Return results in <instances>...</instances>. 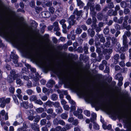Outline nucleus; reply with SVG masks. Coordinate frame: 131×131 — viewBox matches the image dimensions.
Returning a JSON list of instances; mask_svg holds the SVG:
<instances>
[{"mask_svg":"<svg viewBox=\"0 0 131 131\" xmlns=\"http://www.w3.org/2000/svg\"><path fill=\"white\" fill-rule=\"evenodd\" d=\"M121 5L122 7L125 8L127 6V5L126 3L124 2H123L121 3Z\"/></svg>","mask_w":131,"mask_h":131,"instance_id":"obj_42","label":"nucleus"},{"mask_svg":"<svg viewBox=\"0 0 131 131\" xmlns=\"http://www.w3.org/2000/svg\"><path fill=\"white\" fill-rule=\"evenodd\" d=\"M61 104L63 106L66 105L67 102L63 99H61Z\"/></svg>","mask_w":131,"mask_h":131,"instance_id":"obj_63","label":"nucleus"},{"mask_svg":"<svg viewBox=\"0 0 131 131\" xmlns=\"http://www.w3.org/2000/svg\"><path fill=\"white\" fill-rule=\"evenodd\" d=\"M128 18V17L127 16H126L124 19V22L123 24V27L122 28V29H126L127 30H129L131 29V27L130 25H128L127 26V20Z\"/></svg>","mask_w":131,"mask_h":131,"instance_id":"obj_8","label":"nucleus"},{"mask_svg":"<svg viewBox=\"0 0 131 131\" xmlns=\"http://www.w3.org/2000/svg\"><path fill=\"white\" fill-rule=\"evenodd\" d=\"M109 29L108 28H107L104 29V32L105 34H107L109 32Z\"/></svg>","mask_w":131,"mask_h":131,"instance_id":"obj_58","label":"nucleus"},{"mask_svg":"<svg viewBox=\"0 0 131 131\" xmlns=\"http://www.w3.org/2000/svg\"><path fill=\"white\" fill-rule=\"evenodd\" d=\"M53 102H51L50 101H48L45 103V104L46 105H48L50 107H51V104H53Z\"/></svg>","mask_w":131,"mask_h":131,"instance_id":"obj_54","label":"nucleus"},{"mask_svg":"<svg viewBox=\"0 0 131 131\" xmlns=\"http://www.w3.org/2000/svg\"><path fill=\"white\" fill-rule=\"evenodd\" d=\"M35 5V2L34 1H32L30 3V6L32 7H34Z\"/></svg>","mask_w":131,"mask_h":131,"instance_id":"obj_61","label":"nucleus"},{"mask_svg":"<svg viewBox=\"0 0 131 131\" xmlns=\"http://www.w3.org/2000/svg\"><path fill=\"white\" fill-rule=\"evenodd\" d=\"M96 38L95 39V43L96 45V41L99 38H100V41L101 42L104 43L105 41V39L104 37H103L102 35H99L97 34L96 36Z\"/></svg>","mask_w":131,"mask_h":131,"instance_id":"obj_11","label":"nucleus"},{"mask_svg":"<svg viewBox=\"0 0 131 131\" xmlns=\"http://www.w3.org/2000/svg\"><path fill=\"white\" fill-rule=\"evenodd\" d=\"M16 79L15 77H13V76H11V75H9L8 76L7 79L8 82L11 83L13 81L15 80Z\"/></svg>","mask_w":131,"mask_h":131,"instance_id":"obj_16","label":"nucleus"},{"mask_svg":"<svg viewBox=\"0 0 131 131\" xmlns=\"http://www.w3.org/2000/svg\"><path fill=\"white\" fill-rule=\"evenodd\" d=\"M93 24L92 26V27H93V26H94L95 27L96 26V24H95V23L97 21V19L95 18V17L94 16L93 17Z\"/></svg>","mask_w":131,"mask_h":131,"instance_id":"obj_46","label":"nucleus"},{"mask_svg":"<svg viewBox=\"0 0 131 131\" xmlns=\"http://www.w3.org/2000/svg\"><path fill=\"white\" fill-rule=\"evenodd\" d=\"M36 111L37 112L40 113L44 111V109L42 108L39 107L37 108Z\"/></svg>","mask_w":131,"mask_h":131,"instance_id":"obj_34","label":"nucleus"},{"mask_svg":"<svg viewBox=\"0 0 131 131\" xmlns=\"http://www.w3.org/2000/svg\"><path fill=\"white\" fill-rule=\"evenodd\" d=\"M53 112V110L51 108H49L47 110V112L48 114H51Z\"/></svg>","mask_w":131,"mask_h":131,"instance_id":"obj_60","label":"nucleus"},{"mask_svg":"<svg viewBox=\"0 0 131 131\" xmlns=\"http://www.w3.org/2000/svg\"><path fill=\"white\" fill-rule=\"evenodd\" d=\"M102 15L101 13H99L97 15V17L98 19L100 20H101L102 17Z\"/></svg>","mask_w":131,"mask_h":131,"instance_id":"obj_48","label":"nucleus"},{"mask_svg":"<svg viewBox=\"0 0 131 131\" xmlns=\"http://www.w3.org/2000/svg\"><path fill=\"white\" fill-rule=\"evenodd\" d=\"M89 34L92 37H93L95 34V32L91 29H89L88 30Z\"/></svg>","mask_w":131,"mask_h":131,"instance_id":"obj_30","label":"nucleus"},{"mask_svg":"<svg viewBox=\"0 0 131 131\" xmlns=\"http://www.w3.org/2000/svg\"><path fill=\"white\" fill-rule=\"evenodd\" d=\"M54 106L56 107H60V104L59 102H56L54 103L53 102V104Z\"/></svg>","mask_w":131,"mask_h":131,"instance_id":"obj_49","label":"nucleus"},{"mask_svg":"<svg viewBox=\"0 0 131 131\" xmlns=\"http://www.w3.org/2000/svg\"><path fill=\"white\" fill-rule=\"evenodd\" d=\"M82 31V30L80 28H77L76 30V33L77 34H80Z\"/></svg>","mask_w":131,"mask_h":131,"instance_id":"obj_55","label":"nucleus"},{"mask_svg":"<svg viewBox=\"0 0 131 131\" xmlns=\"http://www.w3.org/2000/svg\"><path fill=\"white\" fill-rule=\"evenodd\" d=\"M40 116L39 115H37L35 116L34 120L35 122L37 123L38 122L40 119Z\"/></svg>","mask_w":131,"mask_h":131,"instance_id":"obj_37","label":"nucleus"},{"mask_svg":"<svg viewBox=\"0 0 131 131\" xmlns=\"http://www.w3.org/2000/svg\"><path fill=\"white\" fill-rule=\"evenodd\" d=\"M75 105H72L70 107V112L75 111L76 110Z\"/></svg>","mask_w":131,"mask_h":131,"instance_id":"obj_51","label":"nucleus"},{"mask_svg":"<svg viewBox=\"0 0 131 131\" xmlns=\"http://www.w3.org/2000/svg\"><path fill=\"white\" fill-rule=\"evenodd\" d=\"M117 13L116 11H113V10L111 9H110L108 12V14L110 16H111L112 15H117Z\"/></svg>","mask_w":131,"mask_h":131,"instance_id":"obj_20","label":"nucleus"},{"mask_svg":"<svg viewBox=\"0 0 131 131\" xmlns=\"http://www.w3.org/2000/svg\"><path fill=\"white\" fill-rule=\"evenodd\" d=\"M82 112V109L78 108L77 111H74L73 112V114L74 116H78L79 119H82L83 118V116L81 114Z\"/></svg>","mask_w":131,"mask_h":131,"instance_id":"obj_5","label":"nucleus"},{"mask_svg":"<svg viewBox=\"0 0 131 131\" xmlns=\"http://www.w3.org/2000/svg\"><path fill=\"white\" fill-rule=\"evenodd\" d=\"M10 99L8 98L5 100V98L2 97L0 98V106L3 108L5 106L6 103H8L10 102Z\"/></svg>","mask_w":131,"mask_h":131,"instance_id":"obj_4","label":"nucleus"},{"mask_svg":"<svg viewBox=\"0 0 131 131\" xmlns=\"http://www.w3.org/2000/svg\"><path fill=\"white\" fill-rule=\"evenodd\" d=\"M49 10L50 13V14L51 13L52 14H53L54 13V9L53 7H50L49 8Z\"/></svg>","mask_w":131,"mask_h":131,"instance_id":"obj_39","label":"nucleus"},{"mask_svg":"<svg viewBox=\"0 0 131 131\" xmlns=\"http://www.w3.org/2000/svg\"><path fill=\"white\" fill-rule=\"evenodd\" d=\"M10 58L13 59V62L15 64V66L16 67H21L22 64L21 63L18 64V61L17 60L18 58V57L17 55L14 54V55H11L10 56Z\"/></svg>","mask_w":131,"mask_h":131,"instance_id":"obj_7","label":"nucleus"},{"mask_svg":"<svg viewBox=\"0 0 131 131\" xmlns=\"http://www.w3.org/2000/svg\"><path fill=\"white\" fill-rule=\"evenodd\" d=\"M18 122L17 121L15 122L13 124V125L14 126H16L21 124L22 123L20 122V121H18Z\"/></svg>","mask_w":131,"mask_h":131,"instance_id":"obj_59","label":"nucleus"},{"mask_svg":"<svg viewBox=\"0 0 131 131\" xmlns=\"http://www.w3.org/2000/svg\"><path fill=\"white\" fill-rule=\"evenodd\" d=\"M17 119H18V121H20V123H22L23 122V120L21 117V112H19L18 114L16 116Z\"/></svg>","mask_w":131,"mask_h":131,"instance_id":"obj_21","label":"nucleus"},{"mask_svg":"<svg viewBox=\"0 0 131 131\" xmlns=\"http://www.w3.org/2000/svg\"><path fill=\"white\" fill-rule=\"evenodd\" d=\"M32 110H31L30 111H26V113L28 115V119L31 121H32L33 120L34 117L32 116L34 112Z\"/></svg>","mask_w":131,"mask_h":131,"instance_id":"obj_10","label":"nucleus"},{"mask_svg":"<svg viewBox=\"0 0 131 131\" xmlns=\"http://www.w3.org/2000/svg\"><path fill=\"white\" fill-rule=\"evenodd\" d=\"M46 122V120L45 119H41L40 121V124L41 125H45Z\"/></svg>","mask_w":131,"mask_h":131,"instance_id":"obj_41","label":"nucleus"},{"mask_svg":"<svg viewBox=\"0 0 131 131\" xmlns=\"http://www.w3.org/2000/svg\"><path fill=\"white\" fill-rule=\"evenodd\" d=\"M82 11L80 10L79 11H78L77 9L74 10L73 12V14L76 15L78 16H80V15L82 13Z\"/></svg>","mask_w":131,"mask_h":131,"instance_id":"obj_25","label":"nucleus"},{"mask_svg":"<svg viewBox=\"0 0 131 131\" xmlns=\"http://www.w3.org/2000/svg\"><path fill=\"white\" fill-rule=\"evenodd\" d=\"M15 71L14 70H13L11 71L10 72V75L13 76V77H15L16 78V77L18 76V74H15Z\"/></svg>","mask_w":131,"mask_h":131,"instance_id":"obj_31","label":"nucleus"},{"mask_svg":"<svg viewBox=\"0 0 131 131\" xmlns=\"http://www.w3.org/2000/svg\"><path fill=\"white\" fill-rule=\"evenodd\" d=\"M57 96L56 94H53L51 96V98L52 100L53 101L56 100L57 99Z\"/></svg>","mask_w":131,"mask_h":131,"instance_id":"obj_47","label":"nucleus"},{"mask_svg":"<svg viewBox=\"0 0 131 131\" xmlns=\"http://www.w3.org/2000/svg\"><path fill=\"white\" fill-rule=\"evenodd\" d=\"M112 52V50L110 49H105L103 51V53L104 54H109Z\"/></svg>","mask_w":131,"mask_h":131,"instance_id":"obj_18","label":"nucleus"},{"mask_svg":"<svg viewBox=\"0 0 131 131\" xmlns=\"http://www.w3.org/2000/svg\"><path fill=\"white\" fill-rule=\"evenodd\" d=\"M61 117L63 119H66L67 118L68 115L66 114L63 113L61 115Z\"/></svg>","mask_w":131,"mask_h":131,"instance_id":"obj_45","label":"nucleus"},{"mask_svg":"<svg viewBox=\"0 0 131 131\" xmlns=\"http://www.w3.org/2000/svg\"><path fill=\"white\" fill-rule=\"evenodd\" d=\"M94 0H89V2L87 4V5L90 6V9L91 11V13L95 14L94 11L95 8L94 6L91 5V3L93 2Z\"/></svg>","mask_w":131,"mask_h":131,"instance_id":"obj_12","label":"nucleus"},{"mask_svg":"<svg viewBox=\"0 0 131 131\" xmlns=\"http://www.w3.org/2000/svg\"><path fill=\"white\" fill-rule=\"evenodd\" d=\"M18 48L33 60L38 63L42 62V66L47 71H51L57 75L65 85L76 92L80 97H83L86 101L92 103L95 107L107 111L109 114L114 116L119 114L114 108L108 105L99 99L94 97L90 92L84 89L67 74L62 72L51 63L43 62L41 57L37 53L34 52L30 46L25 44L18 38Z\"/></svg>","mask_w":131,"mask_h":131,"instance_id":"obj_1","label":"nucleus"},{"mask_svg":"<svg viewBox=\"0 0 131 131\" xmlns=\"http://www.w3.org/2000/svg\"><path fill=\"white\" fill-rule=\"evenodd\" d=\"M25 66L27 67V69H30L32 73H31V74H29V76L30 78H33L34 76V75L32 74L33 73L35 72H36V69L34 68H31L30 65L28 64H25ZM26 68H23L22 69V72L23 73H25V72H26V74H27V73H28L27 71H26Z\"/></svg>","mask_w":131,"mask_h":131,"instance_id":"obj_3","label":"nucleus"},{"mask_svg":"<svg viewBox=\"0 0 131 131\" xmlns=\"http://www.w3.org/2000/svg\"><path fill=\"white\" fill-rule=\"evenodd\" d=\"M31 128L35 131H39L38 126L36 123H34L31 126Z\"/></svg>","mask_w":131,"mask_h":131,"instance_id":"obj_17","label":"nucleus"},{"mask_svg":"<svg viewBox=\"0 0 131 131\" xmlns=\"http://www.w3.org/2000/svg\"><path fill=\"white\" fill-rule=\"evenodd\" d=\"M34 102L35 103L40 105H42L43 103L40 100H36Z\"/></svg>","mask_w":131,"mask_h":131,"instance_id":"obj_36","label":"nucleus"},{"mask_svg":"<svg viewBox=\"0 0 131 131\" xmlns=\"http://www.w3.org/2000/svg\"><path fill=\"white\" fill-rule=\"evenodd\" d=\"M63 107L65 110L68 111L69 109V106L67 105H65L63 106Z\"/></svg>","mask_w":131,"mask_h":131,"instance_id":"obj_50","label":"nucleus"},{"mask_svg":"<svg viewBox=\"0 0 131 131\" xmlns=\"http://www.w3.org/2000/svg\"><path fill=\"white\" fill-rule=\"evenodd\" d=\"M93 127L95 129L98 130L99 129V126L94 122H93Z\"/></svg>","mask_w":131,"mask_h":131,"instance_id":"obj_32","label":"nucleus"},{"mask_svg":"<svg viewBox=\"0 0 131 131\" xmlns=\"http://www.w3.org/2000/svg\"><path fill=\"white\" fill-rule=\"evenodd\" d=\"M78 5L80 8L82 7L84 5V4L81 0H77Z\"/></svg>","mask_w":131,"mask_h":131,"instance_id":"obj_27","label":"nucleus"},{"mask_svg":"<svg viewBox=\"0 0 131 131\" xmlns=\"http://www.w3.org/2000/svg\"><path fill=\"white\" fill-rule=\"evenodd\" d=\"M110 69L109 67L107 66H106V68L105 70L104 71L105 73H108L110 71Z\"/></svg>","mask_w":131,"mask_h":131,"instance_id":"obj_62","label":"nucleus"},{"mask_svg":"<svg viewBox=\"0 0 131 131\" xmlns=\"http://www.w3.org/2000/svg\"><path fill=\"white\" fill-rule=\"evenodd\" d=\"M35 77L32 78L34 79V82H33V85L34 86H37L39 85V83L38 81L39 78H41L37 72L35 73Z\"/></svg>","mask_w":131,"mask_h":131,"instance_id":"obj_6","label":"nucleus"},{"mask_svg":"<svg viewBox=\"0 0 131 131\" xmlns=\"http://www.w3.org/2000/svg\"><path fill=\"white\" fill-rule=\"evenodd\" d=\"M5 114V112L4 110H2L0 112V114L1 117H3Z\"/></svg>","mask_w":131,"mask_h":131,"instance_id":"obj_56","label":"nucleus"},{"mask_svg":"<svg viewBox=\"0 0 131 131\" xmlns=\"http://www.w3.org/2000/svg\"><path fill=\"white\" fill-rule=\"evenodd\" d=\"M66 21V20L64 19H62L60 20L59 21L60 24L62 25V28H65L67 27L66 24H65V23Z\"/></svg>","mask_w":131,"mask_h":131,"instance_id":"obj_23","label":"nucleus"},{"mask_svg":"<svg viewBox=\"0 0 131 131\" xmlns=\"http://www.w3.org/2000/svg\"><path fill=\"white\" fill-rule=\"evenodd\" d=\"M127 127L128 131H131V122L128 124Z\"/></svg>","mask_w":131,"mask_h":131,"instance_id":"obj_57","label":"nucleus"},{"mask_svg":"<svg viewBox=\"0 0 131 131\" xmlns=\"http://www.w3.org/2000/svg\"><path fill=\"white\" fill-rule=\"evenodd\" d=\"M114 6L113 3L112 2L109 3L108 5V7L109 8H114Z\"/></svg>","mask_w":131,"mask_h":131,"instance_id":"obj_40","label":"nucleus"},{"mask_svg":"<svg viewBox=\"0 0 131 131\" xmlns=\"http://www.w3.org/2000/svg\"><path fill=\"white\" fill-rule=\"evenodd\" d=\"M126 35L128 37H129L131 35L130 32L129 31H126L125 32L123 36V43L124 46L123 48V51H125L128 49V45L127 41V37L126 36Z\"/></svg>","mask_w":131,"mask_h":131,"instance_id":"obj_2","label":"nucleus"},{"mask_svg":"<svg viewBox=\"0 0 131 131\" xmlns=\"http://www.w3.org/2000/svg\"><path fill=\"white\" fill-rule=\"evenodd\" d=\"M27 127L26 125L24 123L23 127L18 128L17 131H27Z\"/></svg>","mask_w":131,"mask_h":131,"instance_id":"obj_15","label":"nucleus"},{"mask_svg":"<svg viewBox=\"0 0 131 131\" xmlns=\"http://www.w3.org/2000/svg\"><path fill=\"white\" fill-rule=\"evenodd\" d=\"M84 114L87 116L89 117L90 116V114L89 111L86 110L84 111Z\"/></svg>","mask_w":131,"mask_h":131,"instance_id":"obj_38","label":"nucleus"},{"mask_svg":"<svg viewBox=\"0 0 131 131\" xmlns=\"http://www.w3.org/2000/svg\"><path fill=\"white\" fill-rule=\"evenodd\" d=\"M121 76V74L120 73H118L115 76V78L116 79L119 80H123V78Z\"/></svg>","mask_w":131,"mask_h":131,"instance_id":"obj_24","label":"nucleus"},{"mask_svg":"<svg viewBox=\"0 0 131 131\" xmlns=\"http://www.w3.org/2000/svg\"><path fill=\"white\" fill-rule=\"evenodd\" d=\"M63 9L61 8H59L55 11V15L56 16H61L63 14Z\"/></svg>","mask_w":131,"mask_h":131,"instance_id":"obj_13","label":"nucleus"},{"mask_svg":"<svg viewBox=\"0 0 131 131\" xmlns=\"http://www.w3.org/2000/svg\"><path fill=\"white\" fill-rule=\"evenodd\" d=\"M27 85L28 88H31L32 86V83L30 81H28L27 83Z\"/></svg>","mask_w":131,"mask_h":131,"instance_id":"obj_43","label":"nucleus"},{"mask_svg":"<svg viewBox=\"0 0 131 131\" xmlns=\"http://www.w3.org/2000/svg\"><path fill=\"white\" fill-rule=\"evenodd\" d=\"M78 123V120L77 119H75L74 120H73V125H77Z\"/></svg>","mask_w":131,"mask_h":131,"instance_id":"obj_64","label":"nucleus"},{"mask_svg":"<svg viewBox=\"0 0 131 131\" xmlns=\"http://www.w3.org/2000/svg\"><path fill=\"white\" fill-rule=\"evenodd\" d=\"M37 99V97L35 95H32L31 96L30 98V100L31 101H34L36 100Z\"/></svg>","mask_w":131,"mask_h":131,"instance_id":"obj_33","label":"nucleus"},{"mask_svg":"<svg viewBox=\"0 0 131 131\" xmlns=\"http://www.w3.org/2000/svg\"><path fill=\"white\" fill-rule=\"evenodd\" d=\"M69 102L71 105V106L75 105V102L72 99L69 101Z\"/></svg>","mask_w":131,"mask_h":131,"instance_id":"obj_53","label":"nucleus"},{"mask_svg":"<svg viewBox=\"0 0 131 131\" xmlns=\"http://www.w3.org/2000/svg\"><path fill=\"white\" fill-rule=\"evenodd\" d=\"M121 46L119 43L117 42L115 47V50L116 51H118L120 49Z\"/></svg>","mask_w":131,"mask_h":131,"instance_id":"obj_29","label":"nucleus"},{"mask_svg":"<svg viewBox=\"0 0 131 131\" xmlns=\"http://www.w3.org/2000/svg\"><path fill=\"white\" fill-rule=\"evenodd\" d=\"M28 102L27 101H24L21 103V105L26 109L28 107Z\"/></svg>","mask_w":131,"mask_h":131,"instance_id":"obj_22","label":"nucleus"},{"mask_svg":"<svg viewBox=\"0 0 131 131\" xmlns=\"http://www.w3.org/2000/svg\"><path fill=\"white\" fill-rule=\"evenodd\" d=\"M26 92L27 94L29 95H31L34 93V92L30 89H28L26 91Z\"/></svg>","mask_w":131,"mask_h":131,"instance_id":"obj_35","label":"nucleus"},{"mask_svg":"<svg viewBox=\"0 0 131 131\" xmlns=\"http://www.w3.org/2000/svg\"><path fill=\"white\" fill-rule=\"evenodd\" d=\"M58 109H57L56 110V111L58 113H61L63 111V110L62 108L61 107H58Z\"/></svg>","mask_w":131,"mask_h":131,"instance_id":"obj_44","label":"nucleus"},{"mask_svg":"<svg viewBox=\"0 0 131 131\" xmlns=\"http://www.w3.org/2000/svg\"><path fill=\"white\" fill-rule=\"evenodd\" d=\"M19 78H20L19 75H18L17 76V77H16V83L17 84L19 85L20 86H21L23 84V83H21V80L19 79Z\"/></svg>","mask_w":131,"mask_h":131,"instance_id":"obj_28","label":"nucleus"},{"mask_svg":"<svg viewBox=\"0 0 131 131\" xmlns=\"http://www.w3.org/2000/svg\"><path fill=\"white\" fill-rule=\"evenodd\" d=\"M75 18V17L74 15L71 16L69 18L68 21L70 25L68 26V29H70L71 28L70 25H73L75 23V21L74 20Z\"/></svg>","mask_w":131,"mask_h":131,"instance_id":"obj_9","label":"nucleus"},{"mask_svg":"<svg viewBox=\"0 0 131 131\" xmlns=\"http://www.w3.org/2000/svg\"><path fill=\"white\" fill-rule=\"evenodd\" d=\"M53 123L55 125H58V124H59L62 125H64L65 124V123L63 121L60 120L58 121L57 119H55L54 120Z\"/></svg>","mask_w":131,"mask_h":131,"instance_id":"obj_14","label":"nucleus"},{"mask_svg":"<svg viewBox=\"0 0 131 131\" xmlns=\"http://www.w3.org/2000/svg\"><path fill=\"white\" fill-rule=\"evenodd\" d=\"M9 92L12 93H13L15 91V89L13 87H10L9 89Z\"/></svg>","mask_w":131,"mask_h":131,"instance_id":"obj_52","label":"nucleus"},{"mask_svg":"<svg viewBox=\"0 0 131 131\" xmlns=\"http://www.w3.org/2000/svg\"><path fill=\"white\" fill-rule=\"evenodd\" d=\"M111 39V38L110 37L107 38L106 39L107 42L105 43V47H109L110 46V42L109 41Z\"/></svg>","mask_w":131,"mask_h":131,"instance_id":"obj_26","label":"nucleus"},{"mask_svg":"<svg viewBox=\"0 0 131 131\" xmlns=\"http://www.w3.org/2000/svg\"><path fill=\"white\" fill-rule=\"evenodd\" d=\"M91 115L92 117L90 119V121L91 122H93L96 119V115L95 113H92Z\"/></svg>","mask_w":131,"mask_h":131,"instance_id":"obj_19","label":"nucleus"}]
</instances>
